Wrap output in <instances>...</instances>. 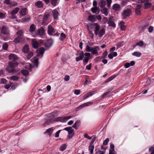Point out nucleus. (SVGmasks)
Here are the masks:
<instances>
[{
    "label": "nucleus",
    "instance_id": "obj_2",
    "mask_svg": "<svg viewBox=\"0 0 154 154\" xmlns=\"http://www.w3.org/2000/svg\"><path fill=\"white\" fill-rule=\"evenodd\" d=\"M93 26L95 29L94 33L96 35H98L100 37H102L105 34V30L104 28L100 29V26L97 23H94Z\"/></svg>",
    "mask_w": 154,
    "mask_h": 154
},
{
    "label": "nucleus",
    "instance_id": "obj_22",
    "mask_svg": "<svg viewBox=\"0 0 154 154\" xmlns=\"http://www.w3.org/2000/svg\"><path fill=\"white\" fill-rule=\"evenodd\" d=\"M120 5L117 4H114L112 6L113 9L116 11L119 10L120 9Z\"/></svg>",
    "mask_w": 154,
    "mask_h": 154
},
{
    "label": "nucleus",
    "instance_id": "obj_10",
    "mask_svg": "<svg viewBox=\"0 0 154 154\" xmlns=\"http://www.w3.org/2000/svg\"><path fill=\"white\" fill-rule=\"evenodd\" d=\"M25 39L23 37L17 36L14 40V42L16 44L19 42L22 43L24 42Z\"/></svg>",
    "mask_w": 154,
    "mask_h": 154
},
{
    "label": "nucleus",
    "instance_id": "obj_20",
    "mask_svg": "<svg viewBox=\"0 0 154 154\" xmlns=\"http://www.w3.org/2000/svg\"><path fill=\"white\" fill-rule=\"evenodd\" d=\"M55 121L56 122H66L64 117H59L56 118Z\"/></svg>",
    "mask_w": 154,
    "mask_h": 154
},
{
    "label": "nucleus",
    "instance_id": "obj_24",
    "mask_svg": "<svg viewBox=\"0 0 154 154\" xmlns=\"http://www.w3.org/2000/svg\"><path fill=\"white\" fill-rule=\"evenodd\" d=\"M36 29L35 26V25L33 24H32L30 26L29 29V31L30 32H34Z\"/></svg>",
    "mask_w": 154,
    "mask_h": 154
},
{
    "label": "nucleus",
    "instance_id": "obj_8",
    "mask_svg": "<svg viewBox=\"0 0 154 154\" xmlns=\"http://www.w3.org/2000/svg\"><path fill=\"white\" fill-rule=\"evenodd\" d=\"M19 9L18 8H16L15 9L10 12V18L11 19H16L17 17L15 15L18 12Z\"/></svg>",
    "mask_w": 154,
    "mask_h": 154
},
{
    "label": "nucleus",
    "instance_id": "obj_45",
    "mask_svg": "<svg viewBox=\"0 0 154 154\" xmlns=\"http://www.w3.org/2000/svg\"><path fill=\"white\" fill-rule=\"evenodd\" d=\"M96 92V91H93L87 93V94L88 95V96H92Z\"/></svg>",
    "mask_w": 154,
    "mask_h": 154
},
{
    "label": "nucleus",
    "instance_id": "obj_30",
    "mask_svg": "<svg viewBox=\"0 0 154 154\" xmlns=\"http://www.w3.org/2000/svg\"><path fill=\"white\" fill-rule=\"evenodd\" d=\"M33 60L34 61V63L35 65V66L36 67H38V58L37 57L35 58Z\"/></svg>",
    "mask_w": 154,
    "mask_h": 154
},
{
    "label": "nucleus",
    "instance_id": "obj_54",
    "mask_svg": "<svg viewBox=\"0 0 154 154\" xmlns=\"http://www.w3.org/2000/svg\"><path fill=\"white\" fill-rule=\"evenodd\" d=\"M148 26V24H146V25H145L144 27H142V29L141 30V31H140V32H143L144 31V30H145V29H146V28Z\"/></svg>",
    "mask_w": 154,
    "mask_h": 154
},
{
    "label": "nucleus",
    "instance_id": "obj_55",
    "mask_svg": "<svg viewBox=\"0 0 154 154\" xmlns=\"http://www.w3.org/2000/svg\"><path fill=\"white\" fill-rule=\"evenodd\" d=\"M84 107V106L83 105V104H82L80 106H79L78 107L76 108L75 110L76 111H78L79 109H82V108H83Z\"/></svg>",
    "mask_w": 154,
    "mask_h": 154
},
{
    "label": "nucleus",
    "instance_id": "obj_32",
    "mask_svg": "<svg viewBox=\"0 0 154 154\" xmlns=\"http://www.w3.org/2000/svg\"><path fill=\"white\" fill-rule=\"evenodd\" d=\"M21 72L24 75L26 76L28 74V72L26 70H22L21 71Z\"/></svg>",
    "mask_w": 154,
    "mask_h": 154
},
{
    "label": "nucleus",
    "instance_id": "obj_62",
    "mask_svg": "<svg viewBox=\"0 0 154 154\" xmlns=\"http://www.w3.org/2000/svg\"><path fill=\"white\" fill-rule=\"evenodd\" d=\"M153 30V27L150 26L148 28V31L149 32H151Z\"/></svg>",
    "mask_w": 154,
    "mask_h": 154
},
{
    "label": "nucleus",
    "instance_id": "obj_12",
    "mask_svg": "<svg viewBox=\"0 0 154 154\" xmlns=\"http://www.w3.org/2000/svg\"><path fill=\"white\" fill-rule=\"evenodd\" d=\"M4 3L6 4L12 6H16L17 5V3L12 2L11 0H5Z\"/></svg>",
    "mask_w": 154,
    "mask_h": 154
},
{
    "label": "nucleus",
    "instance_id": "obj_39",
    "mask_svg": "<svg viewBox=\"0 0 154 154\" xmlns=\"http://www.w3.org/2000/svg\"><path fill=\"white\" fill-rule=\"evenodd\" d=\"M9 78L13 81H17L18 79L17 77L16 76H11Z\"/></svg>",
    "mask_w": 154,
    "mask_h": 154
},
{
    "label": "nucleus",
    "instance_id": "obj_25",
    "mask_svg": "<svg viewBox=\"0 0 154 154\" xmlns=\"http://www.w3.org/2000/svg\"><path fill=\"white\" fill-rule=\"evenodd\" d=\"M95 16L94 15H90L88 17V20L91 22H94L95 20Z\"/></svg>",
    "mask_w": 154,
    "mask_h": 154
},
{
    "label": "nucleus",
    "instance_id": "obj_60",
    "mask_svg": "<svg viewBox=\"0 0 154 154\" xmlns=\"http://www.w3.org/2000/svg\"><path fill=\"white\" fill-rule=\"evenodd\" d=\"M102 58L100 57H97L94 60L97 62L100 61Z\"/></svg>",
    "mask_w": 154,
    "mask_h": 154
},
{
    "label": "nucleus",
    "instance_id": "obj_21",
    "mask_svg": "<svg viewBox=\"0 0 154 154\" xmlns=\"http://www.w3.org/2000/svg\"><path fill=\"white\" fill-rule=\"evenodd\" d=\"M101 11L102 14H104L106 16L108 15V11L107 9L105 7L101 9Z\"/></svg>",
    "mask_w": 154,
    "mask_h": 154
},
{
    "label": "nucleus",
    "instance_id": "obj_9",
    "mask_svg": "<svg viewBox=\"0 0 154 154\" xmlns=\"http://www.w3.org/2000/svg\"><path fill=\"white\" fill-rule=\"evenodd\" d=\"M45 49L43 48H40L37 50L36 52L37 53V56L38 57H42L45 51Z\"/></svg>",
    "mask_w": 154,
    "mask_h": 154
},
{
    "label": "nucleus",
    "instance_id": "obj_46",
    "mask_svg": "<svg viewBox=\"0 0 154 154\" xmlns=\"http://www.w3.org/2000/svg\"><path fill=\"white\" fill-rule=\"evenodd\" d=\"M10 82V84L8 85H4V88L7 89H8V88H10V87H11V85H12V84Z\"/></svg>",
    "mask_w": 154,
    "mask_h": 154
},
{
    "label": "nucleus",
    "instance_id": "obj_1",
    "mask_svg": "<svg viewBox=\"0 0 154 154\" xmlns=\"http://www.w3.org/2000/svg\"><path fill=\"white\" fill-rule=\"evenodd\" d=\"M8 58L10 60L12 61L9 62L8 66L6 68L7 70L9 73L17 72L19 69H16V67L17 66L18 63L14 61L18 59V57L16 54H11L9 55Z\"/></svg>",
    "mask_w": 154,
    "mask_h": 154
},
{
    "label": "nucleus",
    "instance_id": "obj_11",
    "mask_svg": "<svg viewBox=\"0 0 154 154\" xmlns=\"http://www.w3.org/2000/svg\"><path fill=\"white\" fill-rule=\"evenodd\" d=\"M48 33L50 35H54L55 33L54 29L50 25L48 27Z\"/></svg>",
    "mask_w": 154,
    "mask_h": 154
},
{
    "label": "nucleus",
    "instance_id": "obj_44",
    "mask_svg": "<svg viewBox=\"0 0 154 154\" xmlns=\"http://www.w3.org/2000/svg\"><path fill=\"white\" fill-rule=\"evenodd\" d=\"M8 48V45L7 44L4 43L2 45L3 49L5 50H7Z\"/></svg>",
    "mask_w": 154,
    "mask_h": 154
},
{
    "label": "nucleus",
    "instance_id": "obj_63",
    "mask_svg": "<svg viewBox=\"0 0 154 154\" xmlns=\"http://www.w3.org/2000/svg\"><path fill=\"white\" fill-rule=\"evenodd\" d=\"M109 150H114V146L113 144H110V149Z\"/></svg>",
    "mask_w": 154,
    "mask_h": 154
},
{
    "label": "nucleus",
    "instance_id": "obj_49",
    "mask_svg": "<svg viewBox=\"0 0 154 154\" xmlns=\"http://www.w3.org/2000/svg\"><path fill=\"white\" fill-rule=\"evenodd\" d=\"M109 141V138H107L106 139L103 141V144L104 145H106L107 144L108 142Z\"/></svg>",
    "mask_w": 154,
    "mask_h": 154
},
{
    "label": "nucleus",
    "instance_id": "obj_28",
    "mask_svg": "<svg viewBox=\"0 0 154 154\" xmlns=\"http://www.w3.org/2000/svg\"><path fill=\"white\" fill-rule=\"evenodd\" d=\"M94 149V145H89L88 149L90 150L91 154H92L93 153Z\"/></svg>",
    "mask_w": 154,
    "mask_h": 154
},
{
    "label": "nucleus",
    "instance_id": "obj_64",
    "mask_svg": "<svg viewBox=\"0 0 154 154\" xmlns=\"http://www.w3.org/2000/svg\"><path fill=\"white\" fill-rule=\"evenodd\" d=\"M91 63H90L89 64L87 65L86 66V68L88 70H90L91 69Z\"/></svg>",
    "mask_w": 154,
    "mask_h": 154
},
{
    "label": "nucleus",
    "instance_id": "obj_31",
    "mask_svg": "<svg viewBox=\"0 0 154 154\" xmlns=\"http://www.w3.org/2000/svg\"><path fill=\"white\" fill-rule=\"evenodd\" d=\"M66 37V35L65 34L63 33H62L60 37V40H63Z\"/></svg>",
    "mask_w": 154,
    "mask_h": 154
},
{
    "label": "nucleus",
    "instance_id": "obj_29",
    "mask_svg": "<svg viewBox=\"0 0 154 154\" xmlns=\"http://www.w3.org/2000/svg\"><path fill=\"white\" fill-rule=\"evenodd\" d=\"M54 129L53 128H50L47 129L45 132V133H48L49 135H50L53 132Z\"/></svg>",
    "mask_w": 154,
    "mask_h": 154
},
{
    "label": "nucleus",
    "instance_id": "obj_5",
    "mask_svg": "<svg viewBox=\"0 0 154 154\" xmlns=\"http://www.w3.org/2000/svg\"><path fill=\"white\" fill-rule=\"evenodd\" d=\"M10 30L8 27L5 26H3L1 28V33L6 35L10 34Z\"/></svg>",
    "mask_w": 154,
    "mask_h": 154
},
{
    "label": "nucleus",
    "instance_id": "obj_43",
    "mask_svg": "<svg viewBox=\"0 0 154 154\" xmlns=\"http://www.w3.org/2000/svg\"><path fill=\"white\" fill-rule=\"evenodd\" d=\"M92 102H88L83 104L84 107L85 106H87L92 105Z\"/></svg>",
    "mask_w": 154,
    "mask_h": 154
},
{
    "label": "nucleus",
    "instance_id": "obj_3",
    "mask_svg": "<svg viewBox=\"0 0 154 154\" xmlns=\"http://www.w3.org/2000/svg\"><path fill=\"white\" fill-rule=\"evenodd\" d=\"M100 50V48L98 46H96L94 47L91 48L88 45L86 46L85 50L86 51L89 52H91L93 54H96V55H98V51Z\"/></svg>",
    "mask_w": 154,
    "mask_h": 154
},
{
    "label": "nucleus",
    "instance_id": "obj_34",
    "mask_svg": "<svg viewBox=\"0 0 154 154\" xmlns=\"http://www.w3.org/2000/svg\"><path fill=\"white\" fill-rule=\"evenodd\" d=\"M66 145L65 144H63L60 148V150L62 151H63L64 150L66 147Z\"/></svg>",
    "mask_w": 154,
    "mask_h": 154
},
{
    "label": "nucleus",
    "instance_id": "obj_36",
    "mask_svg": "<svg viewBox=\"0 0 154 154\" xmlns=\"http://www.w3.org/2000/svg\"><path fill=\"white\" fill-rule=\"evenodd\" d=\"M151 3L147 2L144 4V5L145 8H147L150 7L151 6Z\"/></svg>",
    "mask_w": 154,
    "mask_h": 154
},
{
    "label": "nucleus",
    "instance_id": "obj_37",
    "mask_svg": "<svg viewBox=\"0 0 154 154\" xmlns=\"http://www.w3.org/2000/svg\"><path fill=\"white\" fill-rule=\"evenodd\" d=\"M149 151L150 152V154H154V147L151 146L149 149Z\"/></svg>",
    "mask_w": 154,
    "mask_h": 154
},
{
    "label": "nucleus",
    "instance_id": "obj_52",
    "mask_svg": "<svg viewBox=\"0 0 154 154\" xmlns=\"http://www.w3.org/2000/svg\"><path fill=\"white\" fill-rule=\"evenodd\" d=\"M143 42L142 41H140L138 42L137 43V45L140 46H142L143 45Z\"/></svg>",
    "mask_w": 154,
    "mask_h": 154
},
{
    "label": "nucleus",
    "instance_id": "obj_47",
    "mask_svg": "<svg viewBox=\"0 0 154 154\" xmlns=\"http://www.w3.org/2000/svg\"><path fill=\"white\" fill-rule=\"evenodd\" d=\"M115 77V76H112L109 78H108L106 81V82H109L114 79Z\"/></svg>",
    "mask_w": 154,
    "mask_h": 154
},
{
    "label": "nucleus",
    "instance_id": "obj_61",
    "mask_svg": "<svg viewBox=\"0 0 154 154\" xmlns=\"http://www.w3.org/2000/svg\"><path fill=\"white\" fill-rule=\"evenodd\" d=\"M69 76L68 75H66L64 78V79L66 81H68L69 79Z\"/></svg>",
    "mask_w": 154,
    "mask_h": 154
},
{
    "label": "nucleus",
    "instance_id": "obj_33",
    "mask_svg": "<svg viewBox=\"0 0 154 154\" xmlns=\"http://www.w3.org/2000/svg\"><path fill=\"white\" fill-rule=\"evenodd\" d=\"M49 14H45L44 15L43 18V21L44 22L46 21L48 17H49Z\"/></svg>",
    "mask_w": 154,
    "mask_h": 154
},
{
    "label": "nucleus",
    "instance_id": "obj_57",
    "mask_svg": "<svg viewBox=\"0 0 154 154\" xmlns=\"http://www.w3.org/2000/svg\"><path fill=\"white\" fill-rule=\"evenodd\" d=\"M7 80L4 79H2L0 83L1 84H5L6 83Z\"/></svg>",
    "mask_w": 154,
    "mask_h": 154
},
{
    "label": "nucleus",
    "instance_id": "obj_35",
    "mask_svg": "<svg viewBox=\"0 0 154 154\" xmlns=\"http://www.w3.org/2000/svg\"><path fill=\"white\" fill-rule=\"evenodd\" d=\"M141 54L140 52H134L132 55L134 56H136L137 57H140Z\"/></svg>",
    "mask_w": 154,
    "mask_h": 154
},
{
    "label": "nucleus",
    "instance_id": "obj_50",
    "mask_svg": "<svg viewBox=\"0 0 154 154\" xmlns=\"http://www.w3.org/2000/svg\"><path fill=\"white\" fill-rule=\"evenodd\" d=\"M91 58V57H86L85 59L83 60V61L85 63V65L88 62L89 60Z\"/></svg>",
    "mask_w": 154,
    "mask_h": 154
},
{
    "label": "nucleus",
    "instance_id": "obj_38",
    "mask_svg": "<svg viewBox=\"0 0 154 154\" xmlns=\"http://www.w3.org/2000/svg\"><path fill=\"white\" fill-rule=\"evenodd\" d=\"M53 43V42L52 39H50L47 42V44L48 46H51Z\"/></svg>",
    "mask_w": 154,
    "mask_h": 154
},
{
    "label": "nucleus",
    "instance_id": "obj_42",
    "mask_svg": "<svg viewBox=\"0 0 154 154\" xmlns=\"http://www.w3.org/2000/svg\"><path fill=\"white\" fill-rule=\"evenodd\" d=\"M79 57L81 59V60H82L84 57V52L83 51H81L79 54Z\"/></svg>",
    "mask_w": 154,
    "mask_h": 154
},
{
    "label": "nucleus",
    "instance_id": "obj_14",
    "mask_svg": "<svg viewBox=\"0 0 154 154\" xmlns=\"http://www.w3.org/2000/svg\"><path fill=\"white\" fill-rule=\"evenodd\" d=\"M32 42L33 47L35 48H37L39 46V43L35 39H32Z\"/></svg>",
    "mask_w": 154,
    "mask_h": 154
},
{
    "label": "nucleus",
    "instance_id": "obj_40",
    "mask_svg": "<svg viewBox=\"0 0 154 154\" xmlns=\"http://www.w3.org/2000/svg\"><path fill=\"white\" fill-rule=\"evenodd\" d=\"M33 55V54L32 53V52H30L27 55V58L29 60L32 57Z\"/></svg>",
    "mask_w": 154,
    "mask_h": 154
},
{
    "label": "nucleus",
    "instance_id": "obj_23",
    "mask_svg": "<svg viewBox=\"0 0 154 154\" xmlns=\"http://www.w3.org/2000/svg\"><path fill=\"white\" fill-rule=\"evenodd\" d=\"M29 50V46L27 45H25L22 49V51L25 53H27Z\"/></svg>",
    "mask_w": 154,
    "mask_h": 154
},
{
    "label": "nucleus",
    "instance_id": "obj_41",
    "mask_svg": "<svg viewBox=\"0 0 154 154\" xmlns=\"http://www.w3.org/2000/svg\"><path fill=\"white\" fill-rule=\"evenodd\" d=\"M81 121L79 120H77L75 123V125L79 128L80 125Z\"/></svg>",
    "mask_w": 154,
    "mask_h": 154
},
{
    "label": "nucleus",
    "instance_id": "obj_18",
    "mask_svg": "<svg viewBox=\"0 0 154 154\" xmlns=\"http://www.w3.org/2000/svg\"><path fill=\"white\" fill-rule=\"evenodd\" d=\"M27 9L26 8H23L21 9L19 12L20 15L22 16L25 15L26 14Z\"/></svg>",
    "mask_w": 154,
    "mask_h": 154
},
{
    "label": "nucleus",
    "instance_id": "obj_27",
    "mask_svg": "<svg viewBox=\"0 0 154 154\" xmlns=\"http://www.w3.org/2000/svg\"><path fill=\"white\" fill-rule=\"evenodd\" d=\"M51 3L53 6H56L58 4V0H51Z\"/></svg>",
    "mask_w": 154,
    "mask_h": 154
},
{
    "label": "nucleus",
    "instance_id": "obj_51",
    "mask_svg": "<svg viewBox=\"0 0 154 154\" xmlns=\"http://www.w3.org/2000/svg\"><path fill=\"white\" fill-rule=\"evenodd\" d=\"M107 6L109 8L110 6V4L112 3V0H106Z\"/></svg>",
    "mask_w": 154,
    "mask_h": 154
},
{
    "label": "nucleus",
    "instance_id": "obj_58",
    "mask_svg": "<svg viewBox=\"0 0 154 154\" xmlns=\"http://www.w3.org/2000/svg\"><path fill=\"white\" fill-rule=\"evenodd\" d=\"M107 54L108 53L107 51H106L105 52H104L103 54V56L102 58H105L107 56Z\"/></svg>",
    "mask_w": 154,
    "mask_h": 154
},
{
    "label": "nucleus",
    "instance_id": "obj_16",
    "mask_svg": "<svg viewBox=\"0 0 154 154\" xmlns=\"http://www.w3.org/2000/svg\"><path fill=\"white\" fill-rule=\"evenodd\" d=\"M92 13L96 14H98L100 12V10L98 7H94L91 9Z\"/></svg>",
    "mask_w": 154,
    "mask_h": 154
},
{
    "label": "nucleus",
    "instance_id": "obj_4",
    "mask_svg": "<svg viewBox=\"0 0 154 154\" xmlns=\"http://www.w3.org/2000/svg\"><path fill=\"white\" fill-rule=\"evenodd\" d=\"M63 130L66 131L68 132L69 135L67 137L69 139H71L74 135V130L71 127H66L64 128Z\"/></svg>",
    "mask_w": 154,
    "mask_h": 154
},
{
    "label": "nucleus",
    "instance_id": "obj_6",
    "mask_svg": "<svg viewBox=\"0 0 154 154\" xmlns=\"http://www.w3.org/2000/svg\"><path fill=\"white\" fill-rule=\"evenodd\" d=\"M45 30L42 27H41L38 30L37 32L34 35V37L39 35L41 38H43L45 36Z\"/></svg>",
    "mask_w": 154,
    "mask_h": 154
},
{
    "label": "nucleus",
    "instance_id": "obj_59",
    "mask_svg": "<svg viewBox=\"0 0 154 154\" xmlns=\"http://www.w3.org/2000/svg\"><path fill=\"white\" fill-rule=\"evenodd\" d=\"M74 92L75 94L78 95L80 94V92L79 90H75Z\"/></svg>",
    "mask_w": 154,
    "mask_h": 154
},
{
    "label": "nucleus",
    "instance_id": "obj_56",
    "mask_svg": "<svg viewBox=\"0 0 154 154\" xmlns=\"http://www.w3.org/2000/svg\"><path fill=\"white\" fill-rule=\"evenodd\" d=\"M61 130H60L57 131L55 133V137L56 138H57L59 137V134L60 133L61 131Z\"/></svg>",
    "mask_w": 154,
    "mask_h": 154
},
{
    "label": "nucleus",
    "instance_id": "obj_17",
    "mask_svg": "<svg viewBox=\"0 0 154 154\" xmlns=\"http://www.w3.org/2000/svg\"><path fill=\"white\" fill-rule=\"evenodd\" d=\"M119 27L122 30H124L126 29L125 25V22L123 21H121L119 23Z\"/></svg>",
    "mask_w": 154,
    "mask_h": 154
},
{
    "label": "nucleus",
    "instance_id": "obj_7",
    "mask_svg": "<svg viewBox=\"0 0 154 154\" xmlns=\"http://www.w3.org/2000/svg\"><path fill=\"white\" fill-rule=\"evenodd\" d=\"M131 13V11L130 9H127L125 10L122 14V17L124 19L126 18L129 16Z\"/></svg>",
    "mask_w": 154,
    "mask_h": 154
},
{
    "label": "nucleus",
    "instance_id": "obj_19",
    "mask_svg": "<svg viewBox=\"0 0 154 154\" xmlns=\"http://www.w3.org/2000/svg\"><path fill=\"white\" fill-rule=\"evenodd\" d=\"M53 14L54 18V19H56L57 17L59 15V13L58 11L56 10H53Z\"/></svg>",
    "mask_w": 154,
    "mask_h": 154
},
{
    "label": "nucleus",
    "instance_id": "obj_48",
    "mask_svg": "<svg viewBox=\"0 0 154 154\" xmlns=\"http://www.w3.org/2000/svg\"><path fill=\"white\" fill-rule=\"evenodd\" d=\"M23 33V32L22 30H20L17 32V35H20L19 36L23 37L22 35Z\"/></svg>",
    "mask_w": 154,
    "mask_h": 154
},
{
    "label": "nucleus",
    "instance_id": "obj_13",
    "mask_svg": "<svg viewBox=\"0 0 154 154\" xmlns=\"http://www.w3.org/2000/svg\"><path fill=\"white\" fill-rule=\"evenodd\" d=\"M35 5L38 8H42L43 6V4L42 1H38L35 3Z\"/></svg>",
    "mask_w": 154,
    "mask_h": 154
},
{
    "label": "nucleus",
    "instance_id": "obj_26",
    "mask_svg": "<svg viewBox=\"0 0 154 154\" xmlns=\"http://www.w3.org/2000/svg\"><path fill=\"white\" fill-rule=\"evenodd\" d=\"M99 6L100 7H104L106 5V2L105 1L102 0L100 1L99 4Z\"/></svg>",
    "mask_w": 154,
    "mask_h": 154
},
{
    "label": "nucleus",
    "instance_id": "obj_53",
    "mask_svg": "<svg viewBox=\"0 0 154 154\" xmlns=\"http://www.w3.org/2000/svg\"><path fill=\"white\" fill-rule=\"evenodd\" d=\"M84 137L85 138L88 139L89 140H91L92 138V137H90L88 134H85L84 135Z\"/></svg>",
    "mask_w": 154,
    "mask_h": 154
},
{
    "label": "nucleus",
    "instance_id": "obj_15",
    "mask_svg": "<svg viewBox=\"0 0 154 154\" xmlns=\"http://www.w3.org/2000/svg\"><path fill=\"white\" fill-rule=\"evenodd\" d=\"M107 23L108 24L109 26H111L113 28H115L116 27V24L112 20L111 18H110L109 19Z\"/></svg>",
    "mask_w": 154,
    "mask_h": 154
}]
</instances>
